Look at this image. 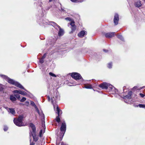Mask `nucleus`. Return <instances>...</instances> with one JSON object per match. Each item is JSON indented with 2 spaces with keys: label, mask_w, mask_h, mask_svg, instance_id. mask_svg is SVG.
<instances>
[{
  "label": "nucleus",
  "mask_w": 145,
  "mask_h": 145,
  "mask_svg": "<svg viewBox=\"0 0 145 145\" xmlns=\"http://www.w3.org/2000/svg\"><path fill=\"white\" fill-rule=\"evenodd\" d=\"M57 97H54L51 98V102L53 104L54 109L55 110L56 107V113H57L58 114L56 118V121L58 123H59L60 121V119L59 118L60 114H61L62 113V111L59 108L57 105L55 104L56 102V99Z\"/></svg>",
  "instance_id": "obj_1"
},
{
  "label": "nucleus",
  "mask_w": 145,
  "mask_h": 145,
  "mask_svg": "<svg viewBox=\"0 0 145 145\" xmlns=\"http://www.w3.org/2000/svg\"><path fill=\"white\" fill-rule=\"evenodd\" d=\"M1 76L4 78L9 83L14 85L15 86L20 88L23 89L27 91V90L25 89L24 88L19 82L15 81L12 79L10 78L5 75H1Z\"/></svg>",
  "instance_id": "obj_2"
},
{
  "label": "nucleus",
  "mask_w": 145,
  "mask_h": 145,
  "mask_svg": "<svg viewBox=\"0 0 145 145\" xmlns=\"http://www.w3.org/2000/svg\"><path fill=\"white\" fill-rule=\"evenodd\" d=\"M65 20H68L70 22L68 24V26H69V25H71V31L70 32V33H72L76 29V26L74 24V22L73 20L69 17H67L65 18Z\"/></svg>",
  "instance_id": "obj_3"
},
{
  "label": "nucleus",
  "mask_w": 145,
  "mask_h": 145,
  "mask_svg": "<svg viewBox=\"0 0 145 145\" xmlns=\"http://www.w3.org/2000/svg\"><path fill=\"white\" fill-rule=\"evenodd\" d=\"M23 117L21 116H19L17 119H14V124L18 126H24L22 122Z\"/></svg>",
  "instance_id": "obj_4"
},
{
  "label": "nucleus",
  "mask_w": 145,
  "mask_h": 145,
  "mask_svg": "<svg viewBox=\"0 0 145 145\" xmlns=\"http://www.w3.org/2000/svg\"><path fill=\"white\" fill-rule=\"evenodd\" d=\"M30 126L32 129V132L30 133V136H36L35 133L36 128L35 125L33 123L30 124Z\"/></svg>",
  "instance_id": "obj_5"
},
{
  "label": "nucleus",
  "mask_w": 145,
  "mask_h": 145,
  "mask_svg": "<svg viewBox=\"0 0 145 145\" xmlns=\"http://www.w3.org/2000/svg\"><path fill=\"white\" fill-rule=\"evenodd\" d=\"M71 76L75 80H79L81 79V76L79 73L73 72Z\"/></svg>",
  "instance_id": "obj_6"
},
{
  "label": "nucleus",
  "mask_w": 145,
  "mask_h": 145,
  "mask_svg": "<svg viewBox=\"0 0 145 145\" xmlns=\"http://www.w3.org/2000/svg\"><path fill=\"white\" fill-rule=\"evenodd\" d=\"M66 130V125L65 121L62 123L61 126L60 128L61 131L62 132V133H64L65 132Z\"/></svg>",
  "instance_id": "obj_7"
},
{
  "label": "nucleus",
  "mask_w": 145,
  "mask_h": 145,
  "mask_svg": "<svg viewBox=\"0 0 145 145\" xmlns=\"http://www.w3.org/2000/svg\"><path fill=\"white\" fill-rule=\"evenodd\" d=\"M119 20V16L117 14H116L115 15L114 19V22L116 25L118 24Z\"/></svg>",
  "instance_id": "obj_8"
},
{
  "label": "nucleus",
  "mask_w": 145,
  "mask_h": 145,
  "mask_svg": "<svg viewBox=\"0 0 145 145\" xmlns=\"http://www.w3.org/2000/svg\"><path fill=\"white\" fill-rule=\"evenodd\" d=\"M114 34V32L108 33H105V35L106 37L110 38L113 37Z\"/></svg>",
  "instance_id": "obj_9"
},
{
  "label": "nucleus",
  "mask_w": 145,
  "mask_h": 145,
  "mask_svg": "<svg viewBox=\"0 0 145 145\" xmlns=\"http://www.w3.org/2000/svg\"><path fill=\"white\" fill-rule=\"evenodd\" d=\"M108 83H103L99 85V86L102 89H107L108 88Z\"/></svg>",
  "instance_id": "obj_10"
},
{
  "label": "nucleus",
  "mask_w": 145,
  "mask_h": 145,
  "mask_svg": "<svg viewBox=\"0 0 145 145\" xmlns=\"http://www.w3.org/2000/svg\"><path fill=\"white\" fill-rule=\"evenodd\" d=\"M86 34V32L84 31H81L78 35V36L81 38L83 37L84 35Z\"/></svg>",
  "instance_id": "obj_11"
},
{
  "label": "nucleus",
  "mask_w": 145,
  "mask_h": 145,
  "mask_svg": "<svg viewBox=\"0 0 145 145\" xmlns=\"http://www.w3.org/2000/svg\"><path fill=\"white\" fill-rule=\"evenodd\" d=\"M135 6L137 7H139L142 5V4L140 0H138L135 3Z\"/></svg>",
  "instance_id": "obj_12"
},
{
  "label": "nucleus",
  "mask_w": 145,
  "mask_h": 145,
  "mask_svg": "<svg viewBox=\"0 0 145 145\" xmlns=\"http://www.w3.org/2000/svg\"><path fill=\"white\" fill-rule=\"evenodd\" d=\"M132 92L130 91L128 92L127 95H126L124 97V99H130L131 98V96L132 94Z\"/></svg>",
  "instance_id": "obj_13"
},
{
  "label": "nucleus",
  "mask_w": 145,
  "mask_h": 145,
  "mask_svg": "<svg viewBox=\"0 0 145 145\" xmlns=\"http://www.w3.org/2000/svg\"><path fill=\"white\" fill-rule=\"evenodd\" d=\"M42 127H43L42 129H41V130L40 132L39 136H42V135H43V134L45 132V125H43Z\"/></svg>",
  "instance_id": "obj_14"
},
{
  "label": "nucleus",
  "mask_w": 145,
  "mask_h": 145,
  "mask_svg": "<svg viewBox=\"0 0 145 145\" xmlns=\"http://www.w3.org/2000/svg\"><path fill=\"white\" fill-rule=\"evenodd\" d=\"M7 110L8 112L13 115L14 114L16 113L15 110L13 108H8L7 109Z\"/></svg>",
  "instance_id": "obj_15"
},
{
  "label": "nucleus",
  "mask_w": 145,
  "mask_h": 145,
  "mask_svg": "<svg viewBox=\"0 0 145 145\" xmlns=\"http://www.w3.org/2000/svg\"><path fill=\"white\" fill-rule=\"evenodd\" d=\"M64 33V30L62 29H60L59 30V31L58 33V36L59 37L63 35Z\"/></svg>",
  "instance_id": "obj_16"
},
{
  "label": "nucleus",
  "mask_w": 145,
  "mask_h": 145,
  "mask_svg": "<svg viewBox=\"0 0 145 145\" xmlns=\"http://www.w3.org/2000/svg\"><path fill=\"white\" fill-rule=\"evenodd\" d=\"M36 110V111L37 112V113H38V114L40 115L42 117H44V114H43V112L41 111L40 113V112L39 111V110L38 108H37V107L36 108H35Z\"/></svg>",
  "instance_id": "obj_17"
},
{
  "label": "nucleus",
  "mask_w": 145,
  "mask_h": 145,
  "mask_svg": "<svg viewBox=\"0 0 145 145\" xmlns=\"http://www.w3.org/2000/svg\"><path fill=\"white\" fill-rule=\"evenodd\" d=\"M10 99L12 101H15L16 100V97L13 95H11L10 96Z\"/></svg>",
  "instance_id": "obj_18"
},
{
  "label": "nucleus",
  "mask_w": 145,
  "mask_h": 145,
  "mask_svg": "<svg viewBox=\"0 0 145 145\" xmlns=\"http://www.w3.org/2000/svg\"><path fill=\"white\" fill-rule=\"evenodd\" d=\"M63 137H57L56 138V142L57 143H59L60 141L62 140Z\"/></svg>",
  "instance_id": "obj_19"
},
{
  "label": "nucleus",
  "mask_w": 145,
  "mask_h": 145,
  "mask_svg": "<svg viewBox=\"0 0 145 145\" xmlns=\"http://www.w3.org/2000/svg\"><path fill=\"white\" fill-rule=\"evenodd\" d=\"M54 27L56 29H57V30H58V29H59V30L60 29H61L60 27L56 23H54Z\"/></svg>",
  "instance_id": "obj_20"
},
{
  "label": "nucleus",
  "mask_w": 145,
  "mask_h": 145,
  "mask_svg": "<svg viewBox=\"0 0 145 145\" xmlns=\"http://www.w3.org/2000/svg\"><path fill=\"white\" fill-rule=\"evenodd\" d=\"M19 94L24 95H25L27 94L26 92L21 90H19Z\"/></svg>",
  "instance_id": "obj_21"
},
{
  "label": "nucleus",
  "mask_w": 145,
  "mask_h": 145,
  "mask_svg": "<svg viewBox=\"0 0 145 145\" xmlns=\"http://www.w3.org/2000/svg\"><path fill=\"white\" fill-rule=\"evenodd\" d=\"M73 2H82L84 0H71Z\"/></svg>",
  "instance_id": "obj_22"
},
{
  "label": "nucleus",
  "mask_w": 145,
  "mask_h": 145,
  "mask_svg": "<svg viewBox=\"0 0 145 145\" xmlns=\"http://www.w3.org/2000/svg\"><path fill=\"white\" fill-rule=\"evenodd\" d=\"M85 88L87 89L92 88V86L91 85H87L85 86Z\"/></svg>",
  "instance_id": "obj_23"
},
{
  "label": "nucleus",
  "mask_w": 145,
  "mask_h": 145,
  "mask_svg": "<svg viewBox=\"0 0 145 145\" xmlns=\"http://www.w3.org/2000/svg\"><path fill=\"white\" fill-rule=\"evenodd\" d=\"M30 103H30L31 105V106H34L35 108H36L37 107L36 106V105H35V103L33 101H31Z\"/></svg>",
  "instance_id": "obj_24"
},
{
  "label": "nucleus",
  "mask_w": 145,
  "mask_h": 145,
  "mask_svg": "<svg viewBox=\"0 0 145 145\" xmlns=\"http://www.w3.org/2000/svg\"><path fill=\"white\" fill-rule=\"evenodd\" d=\"M137 106H139L140 108H145V105L144 104H139Z\"/></svg>",
  "instance_id": "obj_25"
},
{
  "label": "nucleus",
  "mask_w": 145,
  "mask_h": 145,
  "mask_svg": "<svg viewBox=\"0 0 145 145\" xmlns=\"http://www.w3.org/2000/svg\"><path fill=\"white\" fill-rule=\"evenodd\" d=\"M33 139V141L37 142L38 140V137H32Z\"/></svg>",
  "instance_id": "obj_26"
},
{
  "label": "nucleus",
  "mask_w": 145,
  "mask_h": 145,
  "mask_svg": "<svg viewBox=\"0 0 145 145\" xmlns=\"http://www.w3.org/2000/svg\"><path fill=\"white\" fill-rule=\"evenodd\" d=\"M108 88H109L111 89H112L113 88H114V87L112 85L108 83Z\"/></svg>",
  "instance_id": "obj_27"
},
{
  "label": "nucleus",
  "mask_w": 145,
  "mask_h": 145,
  "mask_svg": "<svg viewBox=\"0 0 145 145\" xmlns=\"http://www.w3.org/2000/svg\"><path fill=\"white\" fill-rule=\"evenodd\" d=\"M117 37L118 38L122 40H123V39L122 37V36L121 35H118L117 36Z\"/></svg>",
  "instance_id": "obj_28"
},
{
  "label": "nucleus",
  "mask_w": 145,
  "mask_h": 145,
  "mask_svg": "<svg viewBox=\"0 0 145 145\" xmlns=\"http://www.w3.org/2000/svg\"><path fill=\"white\" fill-rule=\"evenodd\" d=\"M49 74L50 75L52 76L55 77H56V76L55 74H54V73H53L52 72H49Z\"/></svg>",
  "instance_id": "obj_29"
},
{
  "label": "nucleus",
  "mask_w": 145,
  "mask_h": 145,
  "mask_svg": "<svg viewBox=\"0 0 145 145\" xmlns=\"http://www.w3.org/2000/svg\"><path fill=\"white\" fill-rule=\"evenodd\" d=\"M31 139V138H30V145H34L35 143L33 142H32Z\"/></svg>",
  "instance_id": "obj_30"
},
{
  "label": "nucleus",
  "mask_w": 145,
  "mask_h": 145,
  "mask_svg": "<svg viewBox=\"0 0 145 145\" xmlns=\"http://www.w3.org/2000/svg\"><path fill=\"white\" fill-rule=\"evenodd\" d=\"M112 63H109L108 64V67L109 68H112Z\"/></svg>",
  "instance_id": "obj_31"
},
{
  "label": "nucleus",
  "mask_w": 145,
  "mask_h": 145,
  "mask_svg": "<svg viewBox=\"0 0 145 145\" xmlns=\"http://www.w3.org/2000/svg\"><path fill=\"white\" fill-rule=\"evenodd\" d=\"M26 98L25 97H23L20 101L22 102H23L25 101L26 100Z\"/></svg>",
  "instance_id": "obj_32"
},
{
  "label": "nucleus",
  "mask_w": 145,
  "mask_h": 145,
  "mask_svg": "<svg viewBox=\"0 0 145 145\" xmlns=\"http://www.w3.org/2000/svg\"><path fill=\"white\" fill-rule=\"evenodd\" d=\"M29 102L28 101H26L25 102V104H23V105H25L26 106H28L29 105Z\"/></svg>",
  "instance_id": "obj_33"
},
{
  "label": "nucleus",
  "mask_w": 145,
  "mask_h": 145,
  "mask_svg": "<svg viewBox=\"0 0 145 145\" xmlns=\"http://www.w3.org/2000/svg\"><path fill=\"white\" fill-rule=\"evenodd\" d=\"M14 95L18 99H19L20 97V95L18 94H15Z\"/></svg>",
  "instance_id": "obj_34"
},
{
  "label": "nucleus",
  "mask_w": 145,
  "mask_h": 145,
  "mask_svg": "<svg viewBox=\"0 0 145 145\" xmlns=\"http://www.w3.org/2000/svg\"><path fill=\"white\" fill-rule=\"evenodd\" d=\"M19 90H15L13 91V93H19Z\"/></svg>",
  "instance_id": "obj_35"
},
{
  "label": "nucleus",
  "mask_w": 145,
  "mask_h": 145,
  "mask_svg": "<svg viewBox=\"0 0 145 145\" xmlns=\"http://www.w3.org/2000/svg\"><path fill=\"white\" fill-rule=\"evenodd\" d=\"M8 128L7 126H4V131H7L8 130Z\"/></svg>",
  "instance_id": "obj_36"
},
{
  "label": "nucleus",
  "mask_w": 145,
  "mask_h": 145,
  "mask_svg": "<svg viewBox=\"0 0 145 145\" xmlns=\"http://www.w3.org/2000/svg\"><path fill=\"white\" fill-rule=\"evenodd\" d=\"M39 62L41 63H43L44 62L43 59L42 58L41 59L39 60Z\"/></svg>",
  "instance_id": "obj_37"
},
{
  "label": "nucleus",
  "mask_w": 145,
  "mask_h": 145,
  "mask_svg": "<svg viewBox=\"0 0 145 145\" xmlns=\"http://www.w3.org/2000/svg\"><path fill=\"white\" fill-rule=\"evenodd\" d=\"M3 88L2 87V85L0 84V91H1L3 90Z\"/></svg>",
  "instance_id": "obj_38"
},
{
  "label": "nucleus",
  "mask_w": 145,
  "mask_h": 145,
  "mask_svg": "<svg viewBox=\"0 0 145 145\" xmlns=\"http://www.w3.org/2000/svg\"><path fill=\"white\" fill-rule=\"evenodd\" d=\"M140 96L142 97H144L145 96L144 94H143L142 93H140Z\"/></svg>",
  "instance_id": "obj_39"
},
{
  "label": "nucleus",
  "mask_w": 145,
  "mask_h": 145,
  "mask_svg": "<svg viewBox=\"0 0 145 145\" xmlns=\"http://www.w3.org/2000/svg\"><path fill=\"white\" fill-rule=\"evenodd\" d=\"M46 54H44L43 56H42V58L43 59H44L45 57H46Z\"/></svg>",
  "instance_id": "obj_40"
},
{
  "label": "nucleus",
  "mask_w": 145,
  "mask_h": 145,
  "mask_svg": "<svg viewBox=\"0 0 145 145\" xmlns=\"http://www.w3.org/2000/svg\"><path fill=\"white\" fill-rule=\"evenodd\" d=\"M48 100L49 101H50V97H48Z\"/></svg>",
  "instance_id": "obj_41"
},
{
  "label": "nucleus",
  "mask_w": 145,
  "mask_h": 145,
  "mask_svg": "<svg viewBox=\"0 0 145 145\" xmlns=\"http://www.w3.org/2000/svg\"><path fill=\"white\" fill-rule=\"evenodd\" d=\"M137 88V86H135L133 88V89L134 90V89H136Z\"/></svg>",
  "instance_id": "obj_42"
},
{
  "label": "nucleus",
  "mask_w": 145,
  "mask_h": 145,
  "mask_svg": "<svg viewBox=\"0 0 145 145\" xmlns=\"http://www.w3.org/2000/svg\"><path fill=\"white\" fill-rule=\"evenodd\" d=\"M144 88V87H142L141 88H140V89H141L142 88Z\"/></svg>",
  "instance_id": "obj_43"
},
{
  "label": "nucleus",
  "mask_w": 145,
  "mask_h": 145,
  "mask_svg": "<svg viewBox=\"0 0 145 145\" xmlns=\"http://www.w3.org/2000/svg\"><path fill=\"white\" fill-rule=\"evenodd\" d=\"M52 1V0H49V2H51V1Z\"/></svg>",
  "instance_id": "obj_44"
},
{
  "label": "nucleus",
  "mask_w": 145,
  "mask_h": 145,
  "mask_svg": "<svg viewBox=\"0 0 145 145\" xmlns=\"http://www.w3.org/2000/svg\"><path fill=\"white\" fill-rule=\"evenodd\" d=\"M103 51H105V52H106V51L105 50H103Z\"/></svg>",
  "instance_id": "obj_45"
},
{
  "label": "nucleus",
  "mask_w": 145,
  "mask_h": 145,
  "mask_svg": "<svg viewBox=\"0 0 145 145\" xmlns=\"http://www.w3.org/2000/svg\"><path fill=\"white\" fill-rule=\"evenodd\" d=\"M124 88H125V87H123V91H124Z\"/></svg>",
  "instance_id": "obj_46"
},
{
  "label": "nucleus",
  "mask_w": 145,
  "mask_h": 145,
  "mask_svg": "<svg viewBox=\"0 0 145 145\" xmlns=\"http://www.w3.org/2000/svg\"><path fill=\"white\" fill-rule=\"evenodd\" d=\"M117 91V89H116V91Z\"/></svg>",
  "instance_id": "obj_47"
},
{
  "label": "nucleus",
  "mask_w": 145,
  "mask_h": 145,
  "mask_svg": "<svg viewBox=\"0 0 145 145\" xmlns=\"http://www.w3.org/2000/svg\"><path fill=\"white\" fill-rule=\"evenodd\" d=\"M63 135H64V133L63 135Z\"/></svg>",
  "instance_id": "obj_48"
}]
</instances>
